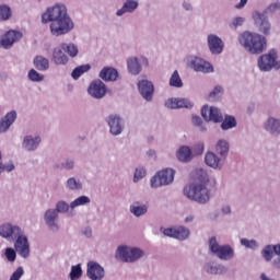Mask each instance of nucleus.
Listing matches in <instances>:
<instances>
[{"label":"nucleus","instance_id":"f257e3e1","mask_svg":"<svg viewBox=\"0 0 280 280\" xmlns=\"http://www.w3.org/2000/svg\"><path fill=\"white\" fill-rule=\"evenodd\" d=\"M42 23H50V34L52 36H65L74 27L73 20L67 13L65 4H55L46 10L42 15Z\"/></svg>","mask_w":280,"mask_h":280},{"label":"nucleus","instance_id":"f03ea898","mask_svg":"<svg viewBox=\"0 0 280 280\" xmlns=\"http://www.w3.org/2000/svg\"><path fill=\"white\" fill-rule=\"evenodd\" d=\"M0 237L7 240V242H14V249L18 255L23 259L30 257V241L27 235L21 226L14 225L12 223H3L0 225Z\"/></svg>","mask_w":280,"mask_h":280},{"label":"nucleus","instance_id":"7ed1b4c3","mask_svg":"<svg viewBox=\"0 0 280 280\" xmlns=\"http://www.w3.org/2000/svg\"><path fill=\"white\" fill-rule=\"evenodd\" d=\"M240 45L247 51V54H252L254 56H259V54H264L268 42L266 37L259 33H250L245 31L238 37Z\"/></svg>","mask_w":280,"mask_h":280},{"label":"nucleus","instance_id":"20e7f679","mask_svg":"<svg viewBox=\"0 0 280 280\" xmlns=\"http://www.w3.org/2000/svg\"><path fill=\"white\" fill-rule=\"evenodd\" d=\"M184 195L188 200L198 202V205H207L211 200L209 188L205 184H190L184 188Z\"/></svg>","mask_w":280,"mask_h":280},{"label":"nucleus","instance_id":"39448f33","mask_svg":"<svg viewBox=\"0 0 280 280\" xmlns=\"http://www.w3.org/2000/svg\"><path fill=\"white\" fill-rule=\"evenodd\" d=\"M143 255H145V252L139 247L119 245L116 249V259H120L125 264H135L143 258Z\"/></svg>","mask_w":280,"mask_h":280},{"label":"nucleus","instance_id":"423d86ee","mask_svg":"<svg viewBox=\"0 0 280 280\" xmlns=\"http://www.w3.org/2000/svg\"><path fill=\"white\" fill-rule=\"evenodd\" d=\"M209 249L212 255H215L221 261H231L235 257V249L231 245H220L218 238L212 236L209 240Z\"/></svg>","mask_w":280,"mask_h":280},{"label":"nucleus","instance_id":"0eeeda50","mask_svg":"<svg viewBox=\"0 0 280 280\" xmlns=\"http://www.w3.org/2000/svg\"><path fill=\"white\" fill-rule=\"evenodd\" d=\"M175 174L176 172L172 168H164L162 171H159L150 179L151 189H159L160 187H167V185H172V183H174Z\"/></svg>","mask_w":280,"mask_h":280},{"label":"nucleus","instance_id":"6e6552de","mask_svg":"<svg viewBox=\"0 0 280 280\" xmlns=\"http://www.w3.org/2000/svg\"><path fill=\"white\" fill-rule=\"evenodd\" d=\"M112 137H119L126 130V120L119 114H110L105 118Z\"/></svg>","mask_w":280,"mask_h":280},{"label":"nucleus","instance_id":"1a4fd4ad","mask_svg":"<svg viewBox=\"0 0 280 280\" xmlns=\"http://www.w3.org/2000/svg\"><path fill=\"white\" fill-rule=\"evenodd\" d=\"M253 19L258 32L264 34V36H270L272 32V24H270V20H268V11H256L253 13Z\"/></svg>","mask_w":280,"mask_h":280},{"label":"nucleus","instance_id":"9d476101","mask_svg":"<svg viewBox=\"0 0 280 280\" xmlns=\"http://www.w3.org/2000/svg\"><path fill=\"white\" fill-rule=\"evenodd\" d=\"M201 117L205 121H212L213 124H222L224 121L222 110L215 106L209 107V105H205L201 108Z\"/></svg>","mask_w":280,"mask_h":280},{"label":"nucleus","instance_id":"9b49d317","mask_svg":"<svg viewBox=\"0 0 280 280\" xmlns=\"http://www.w3.org/2000/svg\"><path fill=\"white\" fill-rule=\"evenodd\" d=\"M59 221H60V215L57 213V211L54 208H50L45 211L44 222L48 231H50V233H58L60 231V224H58Z\"/></svg>","mask_w":280,"mask_h":280},{"label":"nucleus","instance_id":"f8f14e48","mask_svg":"<svg viewBox=\"0 0 280 280\" xmlns=\"http://www.w3.org/2000/svg\"><path fill=\"white\" fill-rule=\"evenodd\" d=\"M277 68V50L271 49L267 55H262L258 58V68L261 71H272Z\"/></svg>","mask_w":280,"mask_h":280},{"label":"nucleus","instance_id":"ddd939ff","mask_svg":"<svg viewBox=\"0 0 280 280\" xmlns=\"http://www.w3.org/2000/svg\"><path fill=\"white\" fill-rule=\"evenodd\" d=\"M88 93L94 100H104L106 97V84L102 80L96 79L90 83Z\"/></svg>","mask_w":280,"mask_h":280},{"label":"nucleus","instance_id":"4468645a","mask_svg":"<svg viewBox=\"0 0 280 280\" xmlns=\"http://www.w3.org/2000/svg\"><path fill=\"white\" fill-rule=\"evenodd\" d=\"M163 235L166 237H173L174 240H179V242H185V240H189V229L185 226L179 228H167L162 230Z\"/></svg>","mask_w":280,"mask_h":280},{"label":"nucleus","instance_id":"2eb2a0df","mask_svg":"<svg viewBox=\"0 0 280 280\" xmlns=\"http://www.w3.org/2000/svg\"><path fill=\"white\" fill-rule=\"evenodd\" d=\"M138 91L145 100V102H152L154 97V84L148 79H142L138 82Z\"/></svg>","mask_w":280,"mask_h":280},{"label":"nucleus","instance_id":"dca6fc26","mask_svg":"<svg viewBox=\"0 0 280 280\" xmlns=\"http://www.w3.org/2000/svg\"><path fill=\"white\" fill-rule=\"evenodd\" d=\"M86 275L91 280H103L106 277L104 267L96 261H89Z\"/></svg>","mask_w":280,"mask_h":280},{"label":"nucleus","instance_id":"f3484780","mask_svg":"<svg viewBox=\"0 0 280 280\" xmlns=\"http://www.w3.org/2000/svg\"><path fill=\"white\" fill-rule=\"evenodd\" d=\"M190 69L199 73H211L213 72V66L200 57H194L189 61Z\"/></svg>","mask_w":280,"mask_h":280},{"label":"nucleus","instance_id":"a211bd4d","mask_svg":"<svg viewBox=\"0 0 280 280\" xmlns=\"http://www.w3.org/2000/svg\"><path fill=\"white\" fill-rule=\"evenodd\" d=\"M208 47L210 50V54H213L214 56H220L222 51H224V42L220 36L215 34L208 35Z\"/></svg>","mask_w":280,"mask_h":280},{"label":"nucleus","instance_id":"6ab92c4d","mask_svg":"<svg viewBox=\"0 0 280 280\" xmlns=\"http://www.w3.org/2000/svg\"><path fill=\"white\" fill-rule=\"evenodd\" d=\"M205 163L208 167L217 170L218 172L222 171L224 167V159L218 156L214 152L208 151L205 155Z\"/></svg>","mask_w":280,"mask_h":280},{"label":"nucleus","instance_id":"aec40b11","mask_svg":"<svg viewBox=\"0 0 280 280\" xmlns=\"http://www.w3.org/2000/svg\"><path fill=\"white\" fill-rule=\"evenodd\" d=\"M166 108H171V110H174L176 108H194V103L189 101L188 98H168L165 102Z\"/></svg>","mask_w":280,"mask_h":280},{"label":"nucleus","instance_id":"412c9836","mask_svg":"<svg viewBox=\"0 0 280 280\" xmlns=\"http://www.w3.org/2000/svg\"><path fill=\"white\" fill-rule=\"evenodd\" d=\"M43 139L40 136H25L22 142V148L26 152H35V150H38V145H40V142Z\"/></svg>","mask_w":280,"mask_h":280},{"label":"nucleus","instance_id":"4be33fe9","mask_svg":"<svg viewBox=\"0 0 280 280\" xmlns=\"http://www.w3.org/2000/svg\"><path fill=\"white\" fill-rule=\"evenodd\" d=\"M21 38H23L21 32L9 31L1 39L0 45H2L4 49H10V47H12L16 40H21Z\"/></svg>","mask_w":280,"mask_h":280},{"label":"nucleus","instance_id":"5701e85b","mask_svg":"<svg viewBox=\"0 0 280 280\" xmlns=\"http://www.w3.org/2000/svg\"><path fill=\"white\" fill-rule=\"evenodd\" d=\"M265 130L271 137H279L280 135V118L270 116L265 122Z\"/></svg>","mask_w":280,"mask_h":280},{"label":"nucleus","instance_id":"b1692460","mask_svg":"<svg viewBox=\"0 0 280 280\" xmlns=\"http://www.w3.org/2000/svg\"><path fill=\"white\" fill-rule=\"evenodd\" d=\"M98 78H101L103 82H116L117 78H119V72L113 67H104L100 71Z\"/></svg>","mask_w":280,"mask_h":280},{"label":"nucleus","instance_id":"393cba45","mask_svg":"<svg viewBox=\"0 0 280 280\" xmlns=\"http://www.w3.org/2000/svg\"><path fill=\"white\" fill-rule=\"evenodd\" d=\"M51 61L57 67H67L69 65V56L62 51V48H54Z\"/></svg>","mask_w":280,"mask_h":280},{"label":"nucleus","instance_id":"a878e982","mask_svg":"<svg viewBox=\"0 0 280 280\" xmlns=\"http://www.w3.org/2000/svg\"><path fill=\"white\" fill-rule=\"evenodd\" d=\"M14 121H16V112L11 110L7 113V115L0 120V135L2 132H8V130H10V127L12 126V124H14Z\"/></svg>","mask_w":280,"mask_h":280},{"label":"nucleus","instance_id":"bb28decb","mask_svg":"<svg viewBox=\"0 0 280 280\" xmlns=\"http://www.w3.org/2000/svg\"><path fill=\"white\" fill-rule=\"evenodd\" d=\"M129 211L135 218H141L148 213V205L143 203V201H133L129 207Z\"/></svg>","mask_w":280,"mask_h":280},{"label":"nucleus","instance_id":"cd10ccee","mask_svg":"<svg viewBox=\"0 0 280 280\" xmlns=\"http://www.w3.org/2000/svg\"><path fill=\"white\" fill-rule=\"evenodd\" d=\"M203 270L207 275H223V272H226V267L215 261H208L205 264Z\"/></svg>","mask_w":280,"mask_h":280},{"label":"nucleus","instance_id":"c85d7f7f","mask_svg":"<svg viewBox=\"0 0 280 280\" xmlns=\"http://www.w3.org/2000/svg\"><path fill=\"white\" fill-rule=\"evenodd\" d=\"M231 150V144L225 139H220L215 143V152L219 154L223 161H226V156H229V152Z\"/></svg>","mask_w":280,"mask_h":280},{"label":"nucleus","instance_id":"c756f323","mask_svg":"<svg viewBox=\"0 0 280 280\" xmlns=\"http://www.w3.org/2000/svg\"><path fill=\"white\" fill-rule=\"evenodd\" d=\"M139 8V2L135 0H126L122 8L116 12V16H124L125 14H132Z\"/></svg>","mask_w":280,"mask_h":280},{"label":"nucleus","instance_id":"7c9ffc66","mask_svg":"<svg viewBox=\"0 0 280 280\" xmlns=\"http://www.w3.org/2000/svg\"><path fill=\"white\" fill-rule=\"evenodd\" d=\"M176 158L180 161V163H189L191 159H194V154L191 153V149L189 147L183 145L178 149Z\"/></svg>","mask_w":280,"mask_h":280},{"label":"nucleus","instance_id":"2f4dec72","mask_svg":"<svg viewBox=\"0 0 280 280\" xmlns=\"http://www.w3.org/2000/svg\"><path fill=\"white\" fill-rule=\"evenodd\" d=\"M280 247V244L276 245H266L261 250V257L265 261H272V257L277 255V250Z\"/></svg>","mask_w":280,"mask_h":280},{"label":"nucleus","instance_id":"473e14b6","mask_svg":"<svg viewBox=\"0 0 280 280\" xmlns=\"http://www.w3.org/2000/svg\"><path fill=\"white\" fill-rule=\"evenodd\" d=\"M127 67L131 75H139L141 73V63L139 62V58L137 57L129 58L127 60Z\"/></svg>","mask_w":280,"mask_h":280},{"label":"nucleus","instance_id":"72a5a7b5","mask_svg":"<svg viewBox=\"0 0 280 280\" xmlns=\"http://www.w3.org/2000/svg\"><path fill=\"white\" fill-rule=\"evenodd\" d=\"M60 47L61 50L65 51V54H68V56H70V58H78V54H80L78 45L73 43H61Z\"/></svg>","mask_w":280,"mask_h":280},{"label":"nucleus","instance_id":"f704fd0d","mask_svg":"<svg viewBox=\"0 0 280 280\" xmlns=\"http://www.w3.org/2000/svg\"><path fill=\"white\" fill-rule=\"evenodd\" d=\"M35 69L37 71H47L49 70V59L45 58L44 56H36L33 60Z\"/></svg>","mask_w":280,"mask_h":280},{"label":"nucleus","instance_id":"c9c22d12","mask_svg":"<svg viewBox=\"0 0 280 280\" xmlns=\"http://www.w3.org/2000/svg\"><path fill=\"white\" fill-rule=\"evenodd\" d=\"M233 128H237V119L235 116L225 115L221 121V130H233Z\"/></svg>","mask_w":280,"mask_h":280},{"label":"nucleus","instance_id":"e433bc0d","mask_svg":"<svg viewBox=\"0 0 280 280\" xmlns=\"http://www.w3.org/2000/svg\"><path fill=\"white\" fill-rule=\"evenodd\" d=\"M66 188L69 191H82L84 188V185H82V182L75 177H69L66 182Z\"/></svg>","mask_w":280,"mask_h":280},{"label":"nucleus","instance_id":"4c0bfd02","mask_svg":"<svg viewBox=\"0 0 280 280\" xmlns=\"http://www.w3.org/2000/svg\"><path fill=\"white\" fill-rule=\"evenodd\" d=\"M196 174V178L199 183H192V185H205V187H207V185H209V174L207 173V171L205 168H197L195 171Z\"/></svg>","mask_w":280,"mask_h":280},{"label":"nucleus","instance_id":"58836bf2","mask_svg":"<svg viewBox=\"0 0 280 280\" xmlns=\"http://www.w3.org/2000/svg\"><path fill=\"white\" fill-rule=\"evenodd\" d=\"M88 71H91V65H82L74 68L71 72V78L73 80H80L81 75H84V73H88Z\"/></svg>","mask_w":280,"mask_h":280},{"label":"nucleus","instance_id":"ea45409f","mask_svg":"<svg viewBox=\"0 0 280 280\" xmlns=\"http://www.w3.org/2000/svg\"><path fill=\"white\" fill-rule=\"evenodd\" d=\"M83 205H91V198L86 196H80L70 202V209H77V207H83Z\"/></svg>","mask_w":280,"mask_h":280},{"label":"nucleus","instance_id":"a19ab883","mask_svg":"<svg viewBox=\"0 0 280 280\" xmlns=\"http://www.w3.org/2000/svg\"><path fill=\"white\" fill-rule=\"evenodd\" d=\"M170 86H174L175 89H183V79H180V74H178V70H175L171 75Z\"/></svg>","mask_w":280,"mask_h":280},{"label":"nucleus","instance_id":"79ce46f5","mask_svg":"<svg viewBox=\"0 0 280 280\" xmlns=\"http://www.w3.org/2000/svg\"><path fill=\"white\" fill-rule=\"evenodd\" d=\"M27 78L31 82H43L45 80V75L38 73V71L34 69L28 71Z\"/></svg>","mask_w":280,"mask_h":280},{"label":"nucleus","instance_id":"37998d69","mask_svg":"<svg viewBox=\"0 0 280 280\" xmlns=\"http://www.w3.org/2000/svg\"><path fill=\"white\" fill-rule=\"evenodd\" d=\"M69 209H71V205H68L65 200H60L56 203L54 210L57 211V213H68Z\"/></svg>","mask_w":280,"mask_h":280},{"label":"nucleus","instance_id":"c03bdc74","mask_svg":"<svg viewBox=\"0 0 280 280\" xmlns=\"http://www.w3.org/2000/svg\"><path fill=\"white\" fill-rule=\"evenodd\" d=\"M241 246H244L245 248H249L250 250H255L259 248V244L257 243V241L248 240V238H242Z\"/></svg>","mask_w":280,"mask_h":280},{"label":"nucleus","instance_id":"a18cd8bd","mask_svg":"<svg viewBox=\"0 0 280 280\" xmlns=\"http://www.w3.org/2000/svg\"><path fill=\"white\" fill-rule=\"evenodd\" d=\"M12 16V11L10 7L3 4L0 5V21H8Z\"/></svg>","mask_w":280,"mask_h":280},{"label":"nucleus","instance_id":"49530a36","mask_svg":"<svg viewBox=\"0 0 280 280\" xmlns=\"http://www.w3.org/2000/svg\"><path fill=\"white\" fill-rule=\"evenodd\" d=\"M82 277V266L81 265H75L71 267L70 271V279L71 280H78Z\"/></svg>","mask_w":280,"mask_h":280},{"label":"nucleus","instance_id":"de8ad7c7","mask_svg":"<svg viewBox=\"0 0 280 280\" xmlns=\"http://www.w3.org/2000/svg\"><path fill=\"white\" fill-rule=\"evenodd\" d=\"M4 256L7 257L8 261L13 264V261H16V249L12 247H7L4 249Z\"/></svg>","mask_w":280,"mask_h":280},{"label":"nucleus","instance_id":"09e8293b","mask_svg":"<svg viewBox=\"0 0 280 280\" xmlns=\"http://www.w3.org/2000/svg\"><path fill=\"white\" fill-rule=\"evenodd\" d=\"M224 93V88L215 85L213 91L209 93V100H218Z\"/></svg>","mask_w":280,"mask_h":280},{"label":"nucleus","instance_id":"8fccbe9b","mask_svg":"<svg viewBox=\"0 0 280 280\" xmlns=\"http://www.w3.org/2000/svg\"><path fill=\"white\" fill-rule=\"evenodd\" d=\"M16 170V166L14 165V162L9 161L3 164V162L0 163V175L2 172H14Z\"/></svg>","mask_w":280,"mask_h":280},{"label":"nucleus","instance_id":"3c124183","mask_svg":"<svg viewBox=\"0 0 280 280\" xmlns=\"http://www.w3.org/2000/svg\"><path fill=\"white\" fill-rule=\"evenodd\" d=\"M141 178H145V168L138 167L135 171L133 183H139V180H141Z\"/></svg>","mask_w":280,"mask_h":280},{"label":"nucleus","instance_id":"603ef678","mask_svg":"<svg viewBox=\"0 0 280 280\" xmlns=\"http://www.w3.org/2000/svg\"><path fill=\"white\" fill-rule=\"evenodd\" d=\"M61 167L63 170L71 171L75 167V160L68 158L65 160V162L61 163Z\"/></svg>","mask_w":280,"mask_h":280},{"label":"nucleus","instance_id":"864d4df0","mask_svg":"<svg viewBox=\"0 0 280 280\" xmlns=\"http://www.w3.org/2000/svg\"><path fill=\"white\" fill-rule=\"evenodd\" d=\"M245 22H246V19L244 18H241V16L235 18L230 24V27H234L235 30H237V27H242Z\"/></svg>","mask_w":280,"mask_h":280},{"label":"nucleus","instance_id":"5fc2aeb1","mask_svg":"<svg viewBox=\"0 0 280 280\" xmlns=\"http://www.w3.org/2000/svg\"><path fill=\"white\" fill-rule=\"evenodd\" d=\"M24 272L23 267H18L16 270L11 275L10 280H21Z\"/></svg>","mask_w":280,"mask_h":280},{"label":"nucleus","instance_id":"6e6d98bb","mask_svg":"<svg viewBox=\"0 0 280 280\" xmlns=\"http://www.w3.org/2000/svg\"><path fill=\"white\" fill-rule=\"evenodd\" d=\"M194 152L197 155L202 154V152H205V144L203 143L196 144L195 148H194Z\"/></svg>","mask_w":280,"mask_h":280},{"label":"nucleus","instance_id":"4d7b16f0","mask_svg":"<svg viewBox=\"0 0 280 280\" xmlns=\"http://www.w3.org/2000/svg\"><path fill=\"white\" fill-rule=\"evenodd\" d=\"M221 213L222 215H231L232 213L231 206H223L221 208Z\"/></svg>","mask_w":280,"mask_h":280},{"label":"nucleus","instance_id":"13d9d810","mask_svg":"<svg viewBox=\"0 0 280 280\" xmlns=\"http://www.w3.org/2000/svg\"><path fill=\"white\" fill-rule=\"evenodd\" d=\"M182 5H183L184 10H186V12H191V10H194V7L191 5V2L185 1V2H183Z\"/></svg>","mask_w":280,"mask_h":280},{"label":"nucleus","instance_id":"bf43d9fd","mask_svg":"<svg viewBox=\"0 0 280 280\" xmlns=\"http://www.w3.org/2000/svg\"><path fill=\"white\" fill-rule=\"evenodd\" d=\"M194 126H200L202 124V118L200 116H192Z\"/></svg>","mask_w":280,"mask_h":280},{"label":"nucleus","instance_id":"052dcab7","mask_svg":"<svg viewBox=\"0 0 280 280\" xmlns=\"http://www.w3.org/2000/svg\"><path fill=\"white\" fill-rule=\"evenodd\" d=\"M248 3V0H241L240 3L235 4L236 10H242L246 4Z\"/></svg>","mask_w":280,"mask_h":280},{"label":"nucleus","instance_id":"680f3d73","mask_svg":"<svg viewBox=\"0 0 280 280\" xmlns=\"http://www.w3.org/2000/svg\"><path fill=\"white\" fill-rule=\"evenodd\" d=\"M83 235H85V237H92L93 236V231L91 230V228H85L83 230Z\"/></svg>","mask_w":280,"mask_h":280},{"label":"nucleus","instance_id":"e2e57ef3","mask_svg":"<svg viewBox=\"0 0 280 280\" xmlns=\"http://www.w3.org/2000/svg\"><path fill=\"white\" fill-rule=\"evenodd\" d=\"M197 128H199V132H207V126L202 122L201 125H198Z\"/></svg>","mask_w":280,"mask_h":280},{"label":"nucleus","instance_id":"0e129e2a","mask_svg":"<svg viewBox=\"0 0 280 280\" xmlns=\"http://www.w3.org/2000/svg\"><path fill=\"white\" fill-rule=\"evenodd\" d=\"M195 218H196V217H194V214H189V215H187V217L185 218V222H186V223H189V222H191L192 220H195Z\"/></svg>","mask_w":280,"mask_h":280},{"label":"nucleus","instance_id":"69168bd1","mask_svg":"<svg viewBox=\"0 0 280 280\" xmlns=\"http://www.w3.org/2000/svg\"><path fill=\"white\" fill-rule=\"evenodd\" d=\"M149 156H155L156 152H154L153 150L148 151L147 153Z\"/></svg>","mask_w":280,"mask_h":280},{"label":"nucleus","instance_id":"338daca9","mask_svg":"<svg viewBox=\"0 0 280 280\" xmlns=\"http://www.w3.org/2000/svg\"><path fill=\"white\" fill-rule=\"evenodd\" d=\"M276 69H280V60L276 61Z\"/></svg>","mask_w":280,"mask_h":280},{"label":"nucleus","instance_id":"774afa93","mask_svg":"<svg viewBox=\"0 0 280 280\" xmlns=\"http://www.w3.org/2000/svg\"><path fill=\"white\" fill-rule=\"evenodd\" d=\"M275 5L278 8V10H280V2H277Z\"/></svg>","mask_w":280,"mask_h":280}]
</instances>
